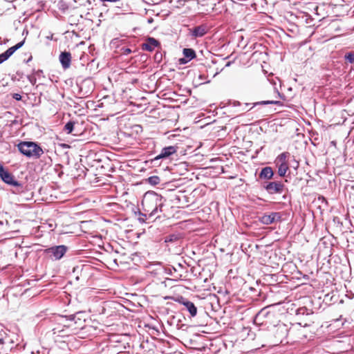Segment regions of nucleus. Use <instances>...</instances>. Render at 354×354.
I'll return each instance as SVG.
<instances>
[{
  "label": "nucleus",
  "mask_w": 354,
  "mask_h": 354,
  "mask_svg": "<svg viewBox=\"0 0 354 354\" xmlns=\"http://www.w3.org/2000/svg\"><path fill=\"white\" fill-rule=\"evenodd\" d=\"M165 201L166 200L161 195L153 191H149L145 194L142 205L144 211L148 213L149 218H157L160 217L157 214L162 212V207Z\"/></svg>",
  "instance_id": "1"
},
{
  "label": "nucleus",
  "mask_w": 354,
  "mask_h": 354,
  "mask_svg": "<svg viewBox=\"0 0 354 354\" xmlns=\"http://www.w3.org/2000/svg\"><path fill=\"white\" fill-rule=\"evenodd\" d=\"M18 150L27 158H39L44 153L42 148L35 142L21 141L17 145Z\"/></svg>",
  "instance_id": "2"
},
{
  "label": "nucleus",
  "mask_w": 354,
  "mask_h": 354,
  "mask_svg": "<svg viewBox=\"0 0 354 354\" xmlns=\"http://www.w3.org/2000/svg\"><path fill=\"white\" fill-rule=\"evenodd\" d=\"M295 315L297 320L299 321L298 324L300 326L308 327L314 323V313L312 309H308L306 306L297 308Z\"/></svg>",
  "instance_id": "3"
},
{
  "label": "nucleus",
  "mask_w": 354,
  "mask_h": 354,
  "mask_svg": "<svg viewBox=\"0 0 354 354\" xmlns=\"http://www.w3.org/2000/svg\"><path fill=\"white\" fill-rule=\"evenodd\" d=\"M0 178L8 185L15 187L14 193H21L24 191L23 184L15 180L14 176L8 171L6 170L0 162Z\"/></svg>",
  "instance_id": "4"
},
{
  "label": "nucleus",
  "mask_w": 354,
  "mask_h": 354,
  "mask_svg": "<svg viewBox=\"0 0 354 354\" xmlns=\"http://www.w3.org/2000/svg\"><path fill=\"white\" fill-rule=\"evenodd\" d=\"M262 187L269 194H281L284 190V184L281 181H264L261 183Z\"/></svg>",
  "instance_id": "5"
},
{
  "label": "nucleus",
  "mask_w": 354,
  "mask_h": 354,
  "mask_svg": "<svg viewBox=\"0 0 354 354\" xmlns=\"http://www.w3.org/2000/svg\"><path fill=\"white\" fill-rule=\"evenodd\" d=\"M68 247L64 245H59L48 248L46 250V252L53 256V259L55 261L61 259L68 251Z\"/></svg>",
  "instance_id": "6"
},
{
  "label": "nucleus",
  "mask_w": 354,
  "mask_h": 354,
  "mask_svg": "<svg viewBox=\"0 0 354 354\" xmlns=\"http://www.w3.org/2000/svg\"><path fill=\"white\" fill-rule=\"evenodd\" d=\"M209 31V27L207 24H203L196 26L189 29V35L192 39L202 37Z\"/></svg>",
  "instance_id": "7"
},
{
  "label": "nucleus",
  "mask_w": 354,
  "mask_h": 354,
  "mask_svg": "<svg viewBox=\"0 0 354 354\" xmlns=\"http://www.w3.org/2000/svg\"><path fill=\"white\" fill-rule=\"evenodd\" d=\"M281 221V212H271L269 214H263L259 218V221L263 225H270Z\"/></svg>",
  "instance_id": "8"
},
{
  "label": "nucleus",
  "mask_w": 354,
  "mask_h": 354,
  "mask_svg": "<svg viewBox=\"0 0 354 354\" xmlns=\"http://www.w3.org/2000/svg\"><path fill=\"white\" fill-rule=\"evenodd\" d=\"M177 147L175 146H168L162 149L160 153L156 156L153 159H152V162H156L159 160L166 159L171 156V155L176 153L177 152Z\"/></svg>",
  "instance_id": "9"
},
{
  "label": "nucleus",
  "mask_w": 354,
  "mask_h": 354,
  "mask_svg": "<svg viewBox=\"0 0 354 354\" xmlns=\"http://www.w3.org/2000/svg\"><path fill=\"white\" fill-rule=\"evenodd\" d=\"M177 301L179 304H181L185 306L186 310L189 313L192 317H195L197 314V308L194 305V304L188 299L184 298L183 297H180L177 299Z\"/></svg>",
  "instance_id": "10"
},
{
  "label": "nucleus",
  "mask_w": 354,
  "mask_h": 354,
  "mask_svg": "<svg viewBox=\"0 0 354 354\" xmlns=\"http://www.w3.org/2000/svg\"><path fill=\"white\" fill-rule=\"evenodd\" d=\"M274 337L277 339V342L281 343L283 338L286 337L288 334V329L285 324H279L274 328Z\"/></svg>",
  "instance_id": "11"
},
{
  "label": "nucleus",
  "mask_w": 354,
  "mask_h": 354,
  "mask_svg": "<svg viewBox=\"0 0 354 354\" xmlns=\"http://www.w3.org/2000/svg\"><path fill=\"white\" fill-rule=\"evenodd\" d=\"M59 59L64 69H67L71 66V54L70 52H62L59 55Z\"/></svg>",
  "instance_id": "12"
},
{
  "label": "nucleus",
  "mask_w": 354,
  "mask_h": 354,
  "mask_svg": "<svg viewBox=\"0 0 354 354\" xmlns=\"http://www.w3.org/2000/svg\"><path fill=\"white\" fill-rule=\"evenodd\" d=\"M274 175V174L271 167H265L261 169L259 174V178L261 180H265L266 181H268L269 180L273 178Z\"/></svg>",
  "instance_id": "13"
},
{
  "label": "nucleus",
  "mask_w": 354,
  "mask_h": 354,
  "mask_svg": "<svg viewBox=\"0 0 354 354\" xmlns=\"http://www.w3.org/2000/svg\"><path fill=\"white\" fill-rule=\"evenodd\" d=\"M159 45V41L153 37H149L146 43L142 45V48L144 50L152 51L155 47Z\"/></svg>",
  "instance_id": "14"
},
{
  "label": "nucleus",
  "mask_w": 354,
  "mask_h": 354,
  "mask_svg": "<svg viewBox=\"0 0 354 354\" xmlns=\"http://www.w3.org/2000/svg\"><path fill=\"white\" fill-rule=\"evenodd\" d=\"M24 40L17 43L16 45H15L14 46H12L10 48H9L7 50H6L4 53H3V54L4 55V56L6 57L7 59H9V57L12 55V54L16 51L18 49H19L21 47L23 46V45L24 44Z\"/></svg>",
  "instance_id": "15"
},
{
  "label": "nucleus",
  "mask_w": 354,
  "mask_h": 354,
  "mask_svg": "<svg viewBox=\"0 0 354 354\" xmlns=\"http://www.w3.org/2000/svg\"><path fill=\"white\" fill-rule=\"evenodd\" d=\"M24 40L17 43L16 45H15L14 46H12L10 48H9L7 50H6L4 53H3V54L4 55V56L6 57L7 59H9V57L12 55V54L16 51L18 49H19L21 47L23 46V45L24 44Z\"/></svg>",
  "instance_id": "16"
},
{
  "label": "nucleus",
  "mask_w": 354,
  "mask_h": 354,
  "mask_svg": "<svg viewBox=\"0 0 354 354\" xmlns=\"http://www.w3.org/2000/svg\"><path fill=\"white\" fill-rule=\"evenodd\" d=\"M81 315H78L77 316V318L76 319V321H75V324H73V323H71V324H64V327H67V328H73L74 325L77 324V328H80V329H82L84 328V323L85 322V320H82V319L80 317Z\"/></svg>",
  "instance_id": "17"
},
{
  "label": "nucleus",
  "mask_w": 354,
  "mask_h": 354,
  "mask_svg": "<svg viewBox=\"0 0 354 354\" xmlns=\"http://www.w3.org/2000/svg\"><path fill=\"white\" fill-rule=\"evenodd\" d=\"M183 53L186 57V59L189 61L194 59L196 56L195 50L192 48H184Z\"/></svg>",
  "instance_id": "18"
},
{
  "label": "nucleus",
  "mask_w": 354,
  "mask_h": 354,
  "mask_svg": "<svg viewBox=\"0 0 354 354\" xmlns=\"http://www.w3.org/2000/svg\"><path fill=\"white\" fill-rule=\"evenodd\" d=\"M267 104H275L278 106H283V103L281 101L278 100H263L257 102L253 104V106H256L257 105H267Z\"/></svg>",
  "instance_id": "19"
},
{
  "label": "nucleus",
  "mask_w": 354,
  "mask_h": 354,
  "mask_svg": "<svg viewBox=\"0 0 354 354\" xmlns=\"http://www.w3.org/2000/svg\"><path fill=\"white\" fill-rule=\"evenodd\" d=\"M288 170V166L286 162H281L278 167V174L280 177L285 176L287 171Z\"/></svg>",
  "instance_id": "20"
},
{
  "label": "nucleus",
  "mask_w": 354,
  "mask_h": 354,
  "mask_svg": "<svg viewBox=\"0 0 354 354\" xmlns=\"http://www.w3.org/2000/svg\"><path fill=\"white\" fill-rule=\"evenodd\" d=\"M81 315H82V313L78 312L75 314L70 315L68 316H60V317H59V319L60 321H62L64 319H66V320H69L71 322H73V324H75V321H76L77 316Z\"/></svg>",
  "instance_id": "21"
},
{
  "label": "nucleus",
  "mask_w": 354,
  "mask_h": 354,
  "mask_svg": "<svg viewBox=\"0 0 354 354\" xmlns=\"http://www.w3.org/2000/svg\"><path fill=\"white\" fill-rule=\"evenodd\" d=\"M75 124V121H72V120H70L68 121L65 125H64V130L67 133H71L74 129V126Z\"/></svg>",
  "instance_id": "22"
},
{
  "label": "nucleus",
  "mask_w": 354,
  "mask_h": 354,
  "mask_svg": "<svg viewBox=\"0 0 354 354\" xmlns=\"http://www.w3.org/2000/svg\"><path fill=\"white\" fill-rule=\"evenodd\" d=\"M147 181L151 185H157L160 183V178L158 176H152L149 177Z\"/></svg>",
  "instance_id": "23"
},
{
  "label": "nucleus",
  "mask_w": 354,
  "mask_h": 354,
  "mask_svg": "<svg viewBox=\"0 0 354 354\" xmlns=\"http://www.w3.org/2000/svg\"><path fill=\"white\" fill-rule=\"evenodd\" d=\"M135 214L138 215V220L140 223H143L145 222V220L147 219V216L148 215V213H142L140 210L138 212H135Z\"/></svg>",
  "instance_id": "24"
},
{
  "label": "nucleus",
  "mask_w": 354,
  "mask_h": 354,
  "mask_svg": "<svg viewBox=\"0 0 354 354\" xmlns=\"http://www.w3.org/2000/svg\"><path fill=\"white\" fill-rule=\"evenodd\" d=\"M344 57L347 62L354 64V51L347 52Z\"/></svg>",
  "instance_id": "25"
},
{
  "label": "nucleus",
  "mask_w": 354,
  "mask_h": 354,
  "mask_svg": "<svg viewBox=\"0 0 354 354\" xmlns=\"http://www.w3.org/2000/svg\"><path fill=\"white\" fill-rule=\"evenodd\" d=\"M179 239V236L178 234H169L165 237V242L166 243H174L177 241Z\"/></svg>",
  "instance_id": "26"
},
{
  "label": "nucleus",
  "mask_w": 354,
  "mask_h": 354,
  "mask_svg": "<svg viewBox=\"0 0 354 354\" xmlns=\"http://www.w3.org/2000/svg\"><path fill=\"white\" fill-rule=\"evenodd\" d=\"M269 312L266 310V308H263L262 310H261L258 314L256 316V318L257 319H259V318H263V317H266L268 316L269 315Z\"/></svg>",
  "instance_id": "27"
},
{
  "label": "nucleus",
  "mask_w": 354,
  "mask_h": 354,
  "mask_svg": "<svg viewBox=\"0 0 354 354\" xmlns=\"http://www.w3.org/2000/svg\"><path fill=\"white\" fill-rule=\"evenodd\" d=\"M289 155V153L288 152H283L282 153H281L279 156H278V159L281 162H286V159L287 158V156Z\"/></svg>",
  "instance_id": "28"
},
{
  "label": "nucleus",
  "mask_w": 354,
  "mask_h": 354,
  "mask_svg": "<svg viewBox=\"0 0 354 354\" xmlns=\"http://www.w3.org/2000/svg\"><path fill=\"white\" fill-rule=\"evenodd\" d=\"M121 54L122 55H129L131 53H132V50L131 48H127V47H122L121 49Z\"/></svg>",
  "instance_id": "29"
},
{
  "label": "nucleus",
  "mask_w": 354,
  "mask_h": 354,
  "mask_svg": "<svg viewBox=\"0 0 354 354\" xmlns=\"http://www.w3.org/2000/svg\"><path fill=\"white\" fill-rule=\"evenodd\" d=\"M27 79L31 83L32 85H35L37 82V77L33 75H28Z\"/></svg>",
  "instance_id": "30"
},
{
  "label": "nucleus",
  "mask_w": 354,
  "mask_h": 354,
  "mask_svg": "<svg viewBox=\"0 0 354 354\" xmlns=\"http://www.w3.org/2000/svg\"><path fill=\"white\" fill-rule=\"evenodd\" d=\"M33 73H34V75L36 77H41V76H43V71L42 70H37V71H35V70H33Z\"/></svg>",
  "instance_id": "31"
},
{
  "label": "nucleus",
  "mask_w": 354,
  "mask_h": 354,
  "mask_svg": "<svg viewBox=\"0 0 354 354\" xmlns=\"http://www.w3.org/2000/svg\"><path fill=\"white\" fill-rule=\"evenodd\" d=\"M52 330L53 332V334H59L62 331H64L63 329H59V327L53 328Z\"/></svg>",
  "instance_id": "32"
},
{
  "label": "nucleus",
  "mask_w": 354,
  "mask_h": 354,
  "mask_svg": "<svg viewBox=\"0 0 354 354\" xmlns=\"http://www.w3.org/2000/svg\"><path fill=\"white\" fill-rule=\"evenodd\" d=\"M12 97L17 101H19L21 100V95L19 93H14L12 95Z\"/></svg>",
  "instance_id": "33"
},
{
  "label": "nucleus",
  "mask_w": 354,
  "mask_h": 354,
  "mask_svg": "<svg viewBox=\"0 0 354 354\" xmlns=\"http://www.w3.org/2000/svg\"><path fill=\"white\" fill-rule=\"evenodd\" d=\"M188 62H189V60H187L186 59V57H183V58H180L179 59V62L180 64H187Z\"/></svg>",
  "instance_id": "34"
},
{
  "label": "nucleus",
  "mask_w": 354,
  "mask_h": 354,
  "mask_svg": "<svg viewBox=\"0 0 354 354\" xmlns=\"http://www.w3.org/2000/svg\"><path fill=\"white\" fill-rule=\"evenodd\" d=\"M6 60H7V59L4 56V55L3 53L0 54V64L3 63V62H5Z\"/></svg>",
  "instance_id": "35"
},
{
  "label": "nucleus",
  "mask_w": 354,
  "mask_h": 354,
  "mask_svg": "<svg viewBox=\"0 0 354 354\" xmlns=\"http://www.w3.org/2000/svg\"><path fill=\"white\" fill-rule=\"evenodd\" d=\"M249 105H250V104H248V103H245V104H244V107H243V108L241 109V111H248V109H247V107H248ZM252 107H251L250 109H249V110L252 109Z\"/></svg>",
  "instance_id": "36"
},
{
  "label": "nucleus",
  "mask_w": 354,
  "mask_h": 354,
  "mask_svg": "<svg viewBox=\"0 0 354 354\" xmlns=\"http://www.w3.org/2000/svg\"><path fill=\"white\" fill-rule=\"evenodd\" d=\"M16 76H18V80H19L20 78H22L23 77V73L20 72V71H17L16 73Z\"/></svg>",
  "instance_id": "37"
},
{
  "label": "nucleus",
  "mask_w": 354,
  "mask_h": 354,
  "mask_svg": "<svg viewBox=\"0 0 354 354\" xmlns=\"http://www.w3.org/2000/svg\"><path fill=\"white\" fill-rule=\"evenodd\" d=\"M318 200L321 201L322 202H326V198L324 196H319Z\"/></svg>",
  "instance_id": "38"
},
{
  "label": "nucleus",
  "mask_w": 354,
  "mask_h": 354,
  "mask_svg": "<svg viewBox=\"0 0 354 354\" xmlns=\"http://www.w3.org/2000/svg\"><path fill=\"white\" fill-rule=\"evenodd\" d=\"M240 105H241V103L239 102H238V101H234L233 102V106H240Z\"/></svg>",
  "instance_id": "39"
},
{
  "label": "nucleus",
  "mask_w": 354,
  "mask_h": 354,
  "mask_svg": "<svg viewBox=\"0 0 354 354\" xmlns=\"http://www.w3.org/2000/svg\"><path fill=\"white\" fill-rule=\"evenodd\" d=\"M277 95L278 96L281 98V99H283L284 98V95L283 94H281L278 91H277Z\"/></svg>",
  "instance_id": "40"
},
{
  "label": "nucleus",
  "mask_w": 354,
  "mask_h": 354,
  "mask_svg": "<svg viewBox=\"0 0 354 354\" xmlns=\"http://www.w3.org/2000/svg\"><path fill=\"white\" fill-rule=\"evenodd\" d=\"M32 56H30V57H29V58L26 61V63H28L29 62H30V61L32 60Z\"/></svg>",
  "instance_id": "41"
},
{
  "label": "nucleus",
  "mask_w": 354,
  "mask_h": 354,
  "mask_svg": "<svg viewBox=\"0 0 354 354\" xmlns=\"http://www.w3.org/2000/svg\"><path fill=\"white\" fill-rule=\"evenodd\" d=\"M230 64H231V63H230V62H227V63L226 64L225 66H226V67H227V66H229L230 65Z\"/></svg>",
  "instance_id": "42"
},
{
  "label": "nucleus",
  "mask_w": 354,
  "mask_h": 354,
  "mask_svg": "<svg viewBox=\"0 0 354 354\" xmlns=\"http://www.w3.org/2000/svg\"><path fill=\"white\" fill-rule=\"evenodd\" d=\"M3 343V339L0 338V344Z\"/></svg>",
  "instance_id": "43"
},
{
  "label": "nucleus",
  "mask_w": 354,
  "mask_h": 354,
  "mask_svg": "<svg viewBox=\"0 0 354 354\" xmlns=\"http://www.w3.org/2000/svg\"><path fill=\"white\" fill-rule=\"evenodd\" d=\"M295 163H296V167H298V166H299V162L296 161V162H295Z\"/></svg>",
  "instance_id": "44"
}]
</instances>
